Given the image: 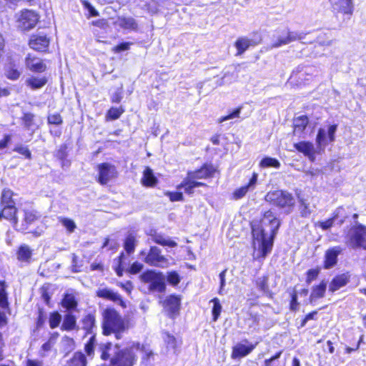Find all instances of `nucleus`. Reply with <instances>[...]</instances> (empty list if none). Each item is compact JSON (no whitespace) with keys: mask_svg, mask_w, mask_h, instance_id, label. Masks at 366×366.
<instances>
[{"mask_svg":"<svg viewBox=\"0 0 366 366\" xmlns=\"http://www.w3.org/2000/svg\"><path fill=\"white\" fill-rule=\"evenodd\" d=\"M251 224L253 247L257 258H264L272 251L281 222L273 212L267 210L260 220H253Z\"/></svg>","mask_w":366,"mask_h":366,"instance_id":"1","label":"nucleus"},{"mask_svg":"<svg viewBox=\"0 0 366 366\" xmlns=\"http://www.w3.org/2000/svg\"><path fill=\"white\" fill-rule=\"evenodd\" d=\"M134 350L142 353L144 360L149 358L153 355L151 350L139 343H133L132 347L123 350L119 349L118 344L113 346L111 342L101 343L98 346L101 359H110L109 366H133L137 361Z\"/></svg>","mask_w":366,"mask_h":366,"instance_id":"2","label":"nucleus"},{"mask_svg":"<svg viewBox=\"0 0 366 366\" xmlns=\"http://www.w3.org/2000/svg\"><path fill=\"white\" fill-rule=\"evenodd\" d=\"M102 329L104 335H109L114 333L116 339L119 340L122 337V333L127 330V325L117 311L107 308L103 313Z\"/></svg>","mask_w":366,"mask_h":366,"instance_id":"3","label":"nucleus"},{"mask_svg":"<svg viewBox=\"0 0 366 366\" xmlns=\"http://www.w3.org/2000/svg\"><path fill=\"white\" fill-rule=\"evenodd\" d=\"M264 199L267 202L284 209L286 214L291 213L295 205V199L293 195L285 190L269 192Z\"/></svg>","mask_w":366,"mask_h":366,"instance_id":"4","label":"nucleus"},{"mask_svg":"<svg viewBox=\"0 0 366 366\" xmlns=\"http://www.w3.org/2000/svg\"><path fill=\"white\" fill-rule=\"evenodd\" d=\"M139 256L151 267L165 269L170 265L169 259L162 254V250L157 246L150 247L148 252L141 251Z\"/></svg>","mask_w":366,"mask_h":366,"instance_id":"5","label":"nucleus"},{"mask_svg":"<svg viewBox=\"0 0 366 366\" xmlns=\"http://www.w3.org/2000/svg\"><path fill=\"white\" fill-rule=\"evenodd\" d=\"M142 282L149 284L148 289L152 292H164L166 290L165 276L161 272L149 269L140 275Z\"/></svg>","mask_w":366,"mask_h":366,"instance_id":"6","label":"nucleus"},{"mask_svg":"<svg viewBox=\"0 0 366 366\" xmlns=\"http://www.w3.org/2000/svg\"><path fill=\"white\" fill-rule=\"evenodd\" d=\"M345 239V244L352 249L366 250V227L361 224L352 227Z\"/></svg>","mask_w":366,"mask_h":366,"instance_id":"7","label":"nucleus"},{"mask_svg":"<svg viewBox=\"0 0 366 366\" xmlns=\"http://www.w3.org/2000/svg\"><path fill=\"white\" fill-rule=\"evenodd\" d=\"M14 193L10 189H4L1 193L0 202V217H4L9 220H13L14 223L17 222L16 217V207L12 196Z\"/></svg>","mask_w":366,"mask_h":366,"instance_id":"8","label":"nucleus"},{"mask_svg":"<svg viewBox=\"0 0 366 366\" xmlns=\"http://www.w3.org/2000/svg\"><path fill=\"white\" fill-rule=\"evenodd\" d=\"M306 35L307 34L302 31H292L289 29H284L273 35L271 48H279L297 40L302 41L305 39Z\"/></svg>","mask_w":366,"mask_h":366,"instance_id":"9","label":"nucleus"},{"mask_svg":"<svg viewBox=\"0 0 366 366\" xmlns=\"http://www.w3.org/2000/svg\"><path fill=\"white\" fill-rule=\"evenodd\" d=\"M337 130V124L329 125L327 129L320 128L316 137L317 147L320 149H325L330 143L334 142Z\"/></svg>","mask_w":366,"mask_h":366,"instance_id":"10","label":"nucleus"},{"mask_svg":"<svg viewBox=\"0 0 366 366\" xmlns=\"http://www.w3.org/2000/svg\"><path fill=\"white\" fill-rule=\"evenodd\" d=\"M99 172L98 182L102 184H107L110 180L117 177V171L114 165L104 162L97 166Z\"/></svg>","mask_w":366,"mask_h":366,"instance_id":"11","label":"nucleus"},{"mask_svg":"<svg viewBox=\"0 0 366 366\" xmlns=\"http://www.w3.org/2000/svg\"><path fill=\"white\" fill-rule=\"evenodd\" d=\"M39 20L38 14L31 10L21 11L19 18V27L22 30H29L35 26Z\"/></svg>","mask_w":366,"mask_h":366,"instance_id":"12","label":"nucleus"},{"mask_svg":"<svg viewBox=\"0 0 366 366\" xmlns=\"http://www.w3.org/2000/svg\"><path fill=\"white\" fill-rule=\"evenodd\" d=\"M180 301V298L177 295H169L164 300L163 307L169 317L174 318L179 314Z\"/></svg>","mask_w":366,"mask_h":366,"instance_id":"13","label":"nucleus"},{"mask_svg":"<svg viewBox=\"0 0 366 366\" xmlns=\"http://www.w3.org/2000/svg\"><path fill=\"white\" fill-rule=\"evenodd\" d=\"M343 249L340 246L329 248L325 253L324 268L326 269L334 267L337 263V257Z\"/></svg>","mask_w":366,"mask_h":366,"instance_id":"14","label":"nucleus"},{"mask_svg":"<svg viewBox=\"0 0 366 366\" xmlns=\"http://www.w3.org/2000/svg\"><path fill=\"white\" fill-rule=\"evenodd\" d=\"M332 11L351 15L354 10L352 0H330Z\"/></svg>","mask_w":366,"mask_h":366,"instance_id":"15","label":"nucleus"},{"mask_svg":"<svg viewBox=\"0 0 366 366\" xmlns=\"http://www.w3.org/2000/svg\"><path fill=\"white\" fill-rule=\"evenodd\" d=\"M49 39L46 35H32L29 41L30 47L38 51H45L49 47Z\"/></svg>","mask_w":366,"mask_h":366,"instance_id":"16","label":"nucleus"},{"mask_svg":"<svg viewBox=\"0 0 366 366\" xmlns=\"http://www.w3.org/2000/svg\"><path fill=\"white\" fill-rule=\"evenodd\" d=\"M25 64L26 68L33 72H44L46 69V65L40 58L30 54L26 57Z\"/></svg>","mask_w":366,"mask_h":366,"instance_id":"17","label":"nucleus"},{"mask_svg":"<svg viewBox=\"0 0 366 366\" xmlns=\"http://www.w3.org/2000/svg\"><path fill=\"white\" fill-rule=\"evenodd\" d=\"M149 235L151 237V239L156 244L169 247H175L177 246V243L175 241L171 239L169 237L162 233L158 232L156 230H151Z\"/></svg>","mask_w":366,"mask_h":366,"instance_id":"18","label":"nucleus"},{"mask_svg":"<svg viewBox=\"0 0 366 366\" xmlns=\"http://www.w3.org/2000/svg\"><path fill=\"white\" fill-rule=\"evenodd\" d=\"M294 147L300 152L304 154L309 159L313 162L315 159V149L312 142H300L294 144Z\"/></svg>","mask_w":366,"mask_h":366,"instance_id":"19","label":"nucleus"},{"mask_svg":"<svg viewBox=\"0 0 366 366\" xmlns=\"http://www.w3.org/2000/svg\"><path fill=\"white\" fill-rule=\"evenodd\" d=\"M215 169L212 165H204L199 169L188 172L187 176L193 180L206 179L210 177L214 173Z\"/></svg>","mask_w":366,"mask_h":366,"instance_id":"20","label":"nucleus"},{"mask_svg":"<svg viewBox=\"0 0 366 366\" xmlns=\"http://www.w3.org/2000/svg\"><path fill=\"white\" fill-rule=\"evenodd\" d=\"M254 345L249 344L247 345L243 343H237L232 347V358L240 359L249 355L254 349Z\"/></svg>","mask_w":366,"mask_h":366,"instance_id":"21","label":"nucleus"},{"mask_svg":"<svg viewBox=\"0 0 366 366\" xmlns=\"http://www.w3.org/2000/svg\"><path fill=\"white\" fill-rule=\"evenodd\" d=\"M97 295L99 297L111 300L114 302H119L122 305H124V302L122 301L121 296L117 292H115L112 290H110L109 288H99L97 291Z\"/></svg>","mask_w":366,"mask_h":366,"instance_id":"22","label":"nucleus"},{"mask_svg":"<svg viewBox=\"0 0 366 366\" xmlns=\"http://www.w3.org/2000/svg\"><path fill=\"white\" fill-rule=\"evenodd\" d=\"M114 23L117 26L125 30L135 31L138 28L137 22L131 16H118Z\"/></svg>","mask_w":366,"mask_h":366,"instance_id":"23","label":"nucleus"},{"mask_svg":"<svg viewBox=\"0 0 366 366\" xmlns=\"http://www.w3.org/2000/svg\"><path fill=\"white\" fill-rule=\"evenodd\" d=\"M350 280V276L347 274H342L335 276L331 281L329 285V290L331 292H335L341 287L346 285Z\"/></svg>","mask_w":366,"mask_h":366,"instance_id":"24","label":"nucleus"},{"mask_svg":"<svg viewBox=\"0 0 366 366\" xmlns=\"http://www.w3.org/2000/svg\"><path fill=\"white\" fill-rule=\"evenodd\" d=\"M257 177H258V174L255 172L253 173L252 177L249 179V183L247 185L237 189L234 192V198L240 199V198L243 197L247 193L248 191L254 189V188L257 184Z\"/></svg>","mask_w":366,"mask_h":366,"instance_id":"25","label":"nucleus"},{"mask_svg":"<svg viewBox=\"0 0 366 366\" xmlns=\"http://www.w3.org/2000/svg\"><path fill=\"white\" fill-rule=\"evenodd\" d=\"M206 186L203 182H197L189 178V176L182 181V182L178 186V189H184V192L188 194H192L194 193V189L199 187Z\"/></svg>","mask_w":366,"mask_h":366,"instance_id":"26","label":"nucleus"},{"mask_svg":"<svg viewBox=\"0 0 366 366\" xmlns=\"http://www.w3.org/2000/svg\"><path fill=\"white\" fill-rule=\"evenodd\" d=\"M32 254V249L27 244L20 245L16 252L17 259L26 263L31 262Z\"/></svg>","mask_w":366,"mask_h":366,"instance_id":"27","label":"nucleus"},{"mask_svg":"<svg viewBox=\"0 0 366 366\" xmlns=\"http://www.w3.org/2000/svg\"><path fill=\"white\" fill-rule=\"evenodd\" d=\"M257 44L252 39H249L247 37H239L235 41V47L237 49V55L242 54L249 46H255Z\"/></svg>","mask_w":366,"mask_h":366,"instance_id":"28","label":"nucleus"},{"mask_svg":"<svg viewBox=\"0 0 366 366\" xmlns=\"http://www.w3.org/2000/svg\"><path fill=\"white\" fill-rule=\"evenodd\" d=\"M327 288V282L322 280L320 285L314 286L310 296V302L312 303L317 299L322 298L325 296Z\"/></svg>","mask_w":366,"mask_h":366,"instance_id":"29","label":"nucleus"},{"mask_svg":"<svg viewBox=\"0 0 366 366\" xmlns=\"http://www.w3.org/2000/svg\"><path fill=\"white\" fill-rule=\"evenodd\" d=\"M34 114L31 113H24L21 118L24 128L31 132V134L38 129L39 126L34 119Z\"/></svg>","mask_w":366,"mask_h":366,"instance_id":"30","label":"nucleus"},{"mask_svg":"<svg viewBox=\"0 0 366 366\" xmlns=\"http://www.w3.org/2000/svg\"><path fill=\"white\" fill-rule=\"evenodd\" d=\"M87 361L85 355L81 352H76L69 360L66 366H86Z\"/></svg>","mask_w":366,"mask_h":366,"instance_id":"31","label":"nucleus"},{"mask_svg":"<svg viewBox=\"0 0 366 366\" xmlns=\"http://www.w3.org/2000/svg\"><path fill=\"white\" fill-rule=\"evenodd\" d=\"M6 287L7 285H6V282L0 280V307L3 310L9 311V302L8 300Z\"/></svg>","mask_w":366,"mask_h":366,"instance_id":"32","label":"nucleus"},{"mask_svg":"<svg viewBox=\"0 0 366 366\" xmlns=\"http://www.w3.org/2000/svg\"><path fill=\"white\" fill-rule=\"evenodd\" d=\"M38 217H39L36 211L25 210L24 217L21 224V229H26L30 224H33L38 219Z\"/></svg>","mask_w":366,"mask_h":366,"instance_id":"33","label":"nucleus"},{"mask_svg":"<svg viewBox=\"0 0 366 366\" xmlns=\"http://www.w3.org/2000/svg\"><path fill=\"white\" fill-rule=\"evenodd\" d=\"M157 182V179L153 174L152 169L147 167L143 173L142 183L147 187H154Z\"/></svg>","mask_w":366,"mask_h":366,"instance_id":"34","label":"nucleus"},{"mask_svg":"<svg viewBox=\"0 0 366 366\" xmlns=\"http://www.w3.org/2000/svg\"><path fill=\"white\" fill-rule=\"evenodd\" d=\"M26 82L27 86H30L32 89H38L43 87L47 83V79L45 76H31L26 79Z\"/></svg>","mask_w":366,"mask_h":366,"instance_id":"35","label":"nucleus"},{"mask_svg":"<svg viewBox=\"0 0 366 366\" xmlns=\"http://www.w3.org/2000/svg\"><path fill=\"white\" fill-rule=\"evenodd\" d=\"M76 325V320L75 316L71 312H69L64 316L61 328L63 330L70 331L75 329Z\"/></svg>","mask_w":366,"mask_h":366,"instance_id":"36","label":"nucleus"},{"mask_svg":"<svg viewBox=\"0 0 366 366\" xmlns=\"http://www.w3.org/2000/svg\"><path fill=\"white\" fill-rule=\"evenodd\" d=\"M308 124V119L306 116L299 117L294 120V133L295 134H301L306 128Z\"/></svg>","mask_w":366,"mask_h":366,"instance_id":"37","label":"nucleus"},{"mask_svg":"<svg viewBox=\"0 0 366 366\" xmlns=\"http://www.w3.org/2000/svg\"><path fill=\"white\" fill-rule=\"evenodd\" d=\"M62 306L68 310H74L77 306V302L73 295L66 294L62 300Z\"/></svg>","mask_w":366,"mask_h":366,"instance_id":"38","label":"nucleus"},{"mask_svg":"<svg viewBox=\"0 0 366 366\" xmlns=\"http://www.w3.org/2000/svg\"><path fill=\"white\" fill-rule=\"evenodd\" d=\"M136 238L132 234H129L124 241V248L128 254H130L134 252L136 247Z\"/></svg>","mask_w":366,"mask_h":366,"instance_id":"39","label":"nucleus"},{"mask_svg":"<svg viewBox=\"0 0 366 366\" xmlns=\"http://www.w3.org/2000/svg\"><path fill=\"white\" fill-rule=\"evenodd\" d=\"M97 345V340L95 335H92L88 342L84 345V350L89 357L92 358L94 355V348Z\"/></svg>","mask_w":366,"mask_h":366,"instance_id":"40","label":"nucleus"},{"mask_svg":"<svg viewBox=\"0 0 366 366\" xmlns=\"http://www.w3.org/2000/svg\"><path fill=\"white\" fill-rule=\"evenodd\" d=\"M58 219L59 222L66 229L67 232L69 233L74 232L76 228L75 222L69 218L59 217Z\"/></svg>","mask_w":366,"mask_h":366,"instance_id":"41","label":"nucleus"},{"mask_svg":"<svg viewBox=\"0 0 366 366\" xmlns=\"http://www.w3.org/2000/svg\"><path fill=\"white\" fill-rule=\"evenodd\" d=\"M335 221L338 220L339 225H342L347 218L348 215L344 207H338L334 212L333 215Z\"/></svg>","mask_w":366,"mask_h":366,"instance_id":"42","label":"nucleus"},{"mask_svg":"<svg viewBox=\"0 0 366 366\" xmlns=\"http://www.w3.org/2000/svg\"><path fill=\"white\" fill-rule=\"evenodd\" d=\"M259 166L261 167H274V168H279L280 167V163L279 161L274 158L272 157H264L263 158L260 163Z\"/></svg>","mask_w":366,"mask_h":366,"instance_id":"43","label":"nucleus"},{"mask_svg":"<svg viewBox=\"0 0 366 366\" xmlns=\"http://www.w3.org/2000/svg\"><path fill=\"white\" fill-rule=\"evenodd\" d=\"M5 76L11 80H16L20 76V72L14 66L9 64L5 69Z\"/></svg>","mask_w":366,"mask_h":366,"instance_id":"44","label":"nucleus"},{"mask_svg":"<svg viewBox=\"0 0 366 366\" xmlns=\"http://www.w3.org/2000/svg\"><path fill=\"white\" fill-rule=\"evenodd\" d=\"M167 280L172 286H177L181 280L179 274L176 271L167 272Z\"/></svg>","mask_w":366,"mask_h":366,"instance_id":"45","label":"nucleus"},{"mask_svg":"<svg viewBox=\"0 0 366 366\" xmlns=\"http://www.w3.org/2000/svg\"><path fill=\"white\" fill-rule=\"evenodd\" d=\"M300 202V212L302 217H309L311 214V210L309 208V204L303 199H299Z\"/></svg>","mask_w":366,"mask_h":366,"instance_id":"46","label":"nucleus"},{"mask_svg":"<svg viewBox=\"0 0 366 366\" xmlns=\"http://www.w3.org/2000/svg\"><path fill=\"white\" fill-rule=\"evenodd\" d=\"M164 342L168 349H172L175 352L177 347V340L169 333H165L164 337Z\"/></svg>","mask_w":366,"mask_h":366,"instance_id":"47","label":"nucleus"},{"mask_svg":"<svg viewBox=\"0 0 366 366\" xmlns=\"http://www.w3.org/2000/svg\"><path fill=\"white\" fill-rule=\"evenodd\" d=\"M213 302V307H212V316H213V320L217 321L222 310V306L219 303V301L217 298H214L212 300Z\"/></svg>","mask_w":366,"mask_h":366,"instance_id":"48","label":"nucleus"},{"mask_svg":"<svg viewBox=\"0 0 366 366\" xmlns=\"http://www.w3.org/2000/svg\"><path fill=\"white\" fill-rule=\"evenodd\" d=\"M124 109L120 107L119 108L117 107H112L107 112V116L111 119H117L122 113H124Z\"/></svg>","mask_w":366,"mask_h":366,"instance_id":"49","label":"nucleus"},{"mask_svg":"<svg viewBox=\"0 0 366 366\" xmlns=\"http://www.w3.org/2000/svg\"><path fill=\"white\" fill-rule=\"evenodd\" d=\"M61 320V316L58 312H53L49 317V326L51 328H55L59 326Z\"/></svg>","mask_w":366,"mask_h":366,"instance_id":"50","label":"nucleus"},{"mask_svg":"<svg viewBox=\"0 0 366 366\" xmlns=\"http://www.w3.org/2000/svg\"><path fill=\"white\" fill-rule=\"evenodd\" d=\"M47 121L48 124L54 125H61L63 122L61 116L58 113L49 114Z\"/></svg>","mask_w":366,"mask_h":366,"instance_id":"51","label":"nucleus"},{"mask_svg":"<svg viewBox=\"0 0 366 366\" xmlns=\"http://www.w3.org/2000/svg\"><path fill=\"white\" fill-rule=\"evenodd\" d=\"M241 112V107L235 109L232 112L227 116L222 117L218 119L219 123L232 119L235 117H238Z\"/></svg>","mask_w":366,"mask_h":366,"instance_id":"52","label":"nucleus"},{"mask_svg":"<svg viewBox=\"0 0 366 366\" xmlns=\"http://www.w3.org/2000/svg\"><path fill=\"white\" fill-rule=\"evenodd\" d=\"M14 151L24 155L26 159H30L31 158V154L30 151L29 150V149L27 148V147H24V146H21V145L16 146L14 149Z\"/></svg>","mask_w":366,"mask_h":366,"instance_id":"53","label":"nucleus"},{"mask_svg":"<svg viewBox=\"0 0 366 366\" xmlns=\"http://www.w3.org/2000/svg\"><path fill=\"white\" fill-rule=\"evenodd\" d=\"M54 345L47 341L44 343L39 350V355L44 357L47 355V352H49Z\"/></svg>","mask_w":366,"mask_h":366,"instance_id":"54","label":"nucleus"},{"mask_svg":"<svg viewBox=\"0 0 366 366\" xmlns=\"http://www.w3.org/2000/svg\"><path fill=\"white\" fill-rule=\"evenodd\" d=\"M131 44H132V43L123 42L114 46L112 50L115 53H120L122 51H127L129 49Z\"/></svg>","mask_w":366,"mask_h":366,"instance_id":"55","label":"nucleus"},{"mask_svg":"<svg viewBox=\"0 0 366 366\" xmlns=\"http://www.w3.org/2000/svg\"><path fill=\"white\" fill-rule=\"evenodd\" d=\"M84 328L89 331L94 325V318L92 315L86 316L83 320Z\"/></svg>","mask_w":366,"mask_h":366,"instance_id":"56","label":"nucleus"},{"mask_svg":"<svg viewBox=\"0 0 366 366\" xmlns=\"http://www.w3.org/2000/svg\"><path fill=\"white\" fill-rule=\"evenodd\" d=\"M319 274V270L315 269H310L307 272L306 282L307 284H310L314 280H315Z\"/></svg>","mask_w":366,"mask_h":366,"instance_id":"57","label":"nucleus"},{"mask_svg":"<svg viewBox=\"0 0 366 366\" xmlns=\"http://www.w3.org/2000/svg\"><path fill=\"white\" fill-rule=\"evenodd\" d=\"M299 308V303L297 302V295L295 292H293L291 295V301L290 305V309L291 311H297Z\"/></svg>","mask_w":366,"mask_h":366,"instance_id":"58","label":"nucleus"},{"mask_svg":"<svg viewBox=\"0 0 366 366\" xmlns=\"http://www.w3.org/2000/svg\"><path fill=\"white\" fill-rule=\"evenodd\" d=\"M227 272V269H225L219 275V281H220V287H219V294H220V295L223 294V291H224V287L226 285L225 277H226Z\"/></svg>","mask_w":366,"mask_h":366,"instance_id":"59","label":"nucleus"},{"mask_svg":"<svg viewBox=\"0 0 366 366\" xmlns=\"http://www.w3.org/2000/svg\"><path fill=\"white\" fill-rule=\"evenodd\" d=\"M167 196L169 197L172 202L183 200V194L182 192H167Z\"/></svg>","mask_w":366,"mask_h":366,"instance_id":"60","label":"nucleus"},{"mask_svg":"<svg viewBox=\"0 0 366 366\" xmlns=\"http://www.w3.org/2000/svg\"><path fill=\"white\" fill-rule=\"evenodd\" d=\"M335 219L334 218V217H332V218L325 221V222H320L319 224H320V227L323 229V230H327V229H329L330 228H331L335 222Z\"/></svg>","mask_w":366,"mask_h":366,"instance_id":"61","label":"nucleus"},{"mask_svg":"<svg viewBox=\"0 0 366 366\" xmlns=\"http://www.w3.org/2000/svg\"><path fill=\"white\" fill-rule=\"evenodd\" d=\"M122 99V88L118 89L112 96V102L114 103H119Z\"/></svg>","mask_w":366,"mask_h":366,"instance_id":"62","label":"nucleus"},{"mask_svg":"<svg viewBox=\"0 0 366 366\" xmlns=\"http://www.w3.org/2000/svg\"><path fill=\"white\" fill-rule=\"evenodd\" d=\"M143 268V264L140 262H135L132 264L129 268V272L132 274H137Z\"/></svg>","mask_w":366,"mask_h":366,"instance_id":"63","label":"nucleus"},{"mask_svg":"<svg viewBox=\"0 0 366 366\" xmlns=\"http://www.w3.org/2000/svg\"><path fill=\"white\" fill-rule=\"evenodd\" d=\"M281 354H282V351H280L277 353H276V355H274V356L270 357L269 359L265 360H264L265 366H278V365L273 364V362H274V360H276L280 357Z\"/></svg>","mask_w":366,"mask_h":366,"instance_id":"64","label":"nucleus"}]
</instances>
